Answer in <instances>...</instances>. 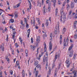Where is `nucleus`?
<instances>
[{"mask_svg": "<svg viewBox=\"0 0 77 77\" xmlns=\"http://www.w3.org/2000/svg\"><path fill=\"white\" fill-rule=\"evenodd\" d=\"M66 40L65 39H64V46H68V41H69L68 37H67V38L66 39V42H65Z\"/></svg>", "mask_w": 77, "mask_h": 77, "instance_id": "obj_1", "label": "nucleus"}, {"mask_svg": "<svg viewBox=\"0 0 77 77\" xmlns=\"http://www.w3.org/2000/svg\"><path fill=\"white\" fill-rule=\"evenodd\" d=\"M70 60L71 59L69 58H67V59L66 60V63L67 64V68H68V67L69 66V65H70V64H71V62L70 61Z\"/></svg>", "mask_w": 77, "mask_h": 77, "instance_id": "obj_2", "label": "nucleus"}, {"mask_svg": "<svg viewBox=\"0 0 77 77\" xmlns=\"http://www.w3.org/2000/svg\"><path fill=\"white\" fill-rule=\"evenodd\" d=\"M41 41L40 37L39 36L36 37V46H38V43H39Z\"/></svg>", "mask_w": 77, "mask_h": 77, "instance_id": "obj_3", "label": "nucleus"}, {"mask_svg": "<svg viewBox=\"0 0 77 77\" xmlns=\"http://www.w3.org/2000/svg\"><path fill=\"white\" fill-rule=\"evenodd\" d=\"M66 3V2H64L63 3V7L61 9V15H62V14H63V9L65 8L64 6H65V4Z\"/></svg>", "mask_w": 77, "mask_h": 77, "instance_id": "obj_4", "label": "nucleus"}, {"mask_svg": "<svg viewBox=\"0 0 77 77\" xmlns=\"http://www.w3.org/2000/svg\"><path fill=\"white\" fill-rule=\"evenodd\" d=\"M45 56H44V58H43V62H46L47 63V64L46 65V68L47 69V66H48V63H47V57H46V58H45Z\"/></svg>", "mask_w": 77, "mask_h": 77, "instance_id": "obj_5", "label": "nucleus"}, {"mask_svg": "<svg viewBox=\"0 0 77 77\" xmlns=\"http://www.w3.org/2000/svg\"><path fill=\"white\" fill-rule=\"evenodd\" d=\"M50 42H49V50L51 51L52 49V45H51V42H52V38L50 39Z\"/></svg>", "mask_w": 77, "mask_h": 77, "instance_id": "obj_6", "label": "nucleus"}, {"mask_svg": "<svg viewBox=\"0 0 77 77\" xmlns=\"http://www.w3.org/2000/svg\"><path fill=\"white\" fill-rule=\"evenodd\" d=\"M45 7H46V5L45 4L44 6L43 7V12L44 14H45L47 12V9L46 8H45Z\"/></svg>", "mask_w": 77, "mask_h": 77, "instance_id": "obj_7", "label": "nucleus"}, {"mask_svg": "<svg viewBox=\"0 0 77 77\" xmlns=\"http://www.w3.org/2000/svg\"><path fill=\"white\" fill-rule=\"evenodd\" d=\"M72 72L73 74H74V76L73 75L72 76V75H70V77H77V71L75 70L73 71Z\"/></svg>", "mask_w": 77, "mask_h": 77, "instance_id": "obj_8", "label": "nucleus"}, {"mask_svg": "<svg viewBox=\"0 0 77 77\" xmlns=\"http://www.w3.org/2000/svg\"><path fill=\"white\" fill-rule=\"evenodd\" d=\"M36 68L35 67L34 69V71L33 72V73H35V77H37V76H38V70L36 71ZM35 71H36L35 72Z\"/></svg>", "mask_w": 77, "mask_h": 77, "instance_id": "obj_9", "label": "nucleus"}, {"mask_svg": "<svg viewBox=\"0 0 77 77\" xmlns=\"http://www.w3.org/2000/svg\"><path fill=\"white\" fill-rule=\"evenodd\" d=\"M72 17L73 18H77V14L75 13H73L72 14Z\"/></svg>", "mask_w": 77, "mask_h": 77, "instance_id": "obj_10", "label": "nucleus"}, {"mask_svg": "<svg viewBox=\"0 0 77 77\" xmlns=\"http://www.w3.org/2000/svg\"><path fill=\"white\" fill-rule=\"evenodd\" d=\"M30 47H31V50H32V51H34V50H35L36 46H34V45L33 46L32 45H31Z\"/></svg>", "mask_w": 77, "mask_h": 77, "instance_id": "obj_11", "label": "nucleus"}, {"mask_svg": "<svg viewBox=\"0 0 77 77\" xmlns=\"http://www.w3.org/2000/svg\"><path fill=\"white\" fill-rule=\"evenodd\" d=\"M14 14L15 15L14 18H17V17H18V12H15Z\"/></svg>", "mask_w": 77, "mask_h": 77, "instance_id": "obj_12", "label": "nucleus"}, {"mask_svg": "<svg viewBox=\"0 0 77 77\" xmlns=\"http://www.w3.org/2000/svg\"><path fill=\"white\" fill-rule=\"evenodd\" d=\"M52 2H53V4L54 7H55V6H56V0H51Z\"/></svg>", "mask_w": 77, "mask_h": 77, "instance_id": "obj_13", "label": "nucleus"}, {"mask_svg": "<svg viewBox=\"0 0 77 77\" xmlns=\"http://www.w3.org/2000/svg\"><path fill=\"white\" fill-rule=\"evenodd\" d=\"M0 50H2L3 51H4V47L2 45L0 46Z\"/></svg>", "mask_w": 77, "mask_h": 77, "instance_id": "obj_14", "label": "nucleus"}, {"mask_svg": "<svg viewBox=\"0 0 77 77\" xmlns=\"http://www.w3.org/2000/svg\"><path fill=\"white\" fill-rule=\"evenodd\" d=\"M57 26H56L55 27V32L54 33L55 34H57Z\"/></svg>", "mask_w": 77, "mask_h": 77, "instance_id": "obj_15", "label": "nucleus"}, {"mask_svg": "<svg viewBox=\"0 0 77 77\" xmlns=\"http://www.w3.org/2000/svg\"><path fill=\"white\" fill-rule=\"evenodd\" d=\"M20 65V64L19 63V61H17L16 63V65H15V67H17V66H18Z\"/></svg>", "mask_w": 77, "mask_h": 77, "instance_id": "obj_16", "label": "nucleus"}, {"mask_svg": "<svg viewBox=\"0 0 77 77\" xmlns=\"http://www.w3.org/2000/svg\"><path fill=\"white\" fill-rule=\"evenodd\" d=\"M41 56H42V55L40 54L39 55V57H36L37 59L38 60H40V59H41Z\"/></svg>", "mask_w": 77, "mask_h": 77, "instance_id": "obj_17", "label": "nucleus"}, {"mask_svg": "<svg viewBox=\"0 0 77 77\" xmlns=\"http://www.w3.org/2000/svg\"><path fill=\"white\" fill-rule=\"evenodd\" d=\"M28 1L30 4L29 5V8L30 9H31L32 8V5H31V3L30 2V1L29 0H28Z\"/></svg>", "mask_w": 77, "mask_h": 77, "instance_id": "obj_18", "label": "nucleus"}, {"mask_svg": "<svg viewBox=\"0 0 77 77\" xmlns=\"http://www.w3.org/2000/svg\"><path fill=\"white\" fill-rule=\"evenodd\" d=\"M73 54V51H71L70 52V54H69V57H72V54Z\"/></svg>", "mask_w": 77, "mask_h": 77, "instance_id": "obj_19", "label": "nucleus"}, {"mask_svg": "<svg viewBox=\"0 0 77 77\" xmlns=\"http://www.w3.org/2000/svg\"><path fill=\"white\" fill-rule=\"evenodd\" d=\"M74 3L72 2H71V8H72V9L74 8Z\"/></svg>", "mask_w": 77, "mask_h": 77, "instance_id": "obj_20", "label": "nucleus"}, {"mask_svg": "<svg viewBox=\"0 0 77 77\" xmlns=\"http://www.w3.org/2000/svg\"><path fill=\"white\" fill-rule=\"evenodd\" d=\"M58 12V9L57 8H56L55 10V16L57 17V12Z\"/></svg>", "mask_w": 77, "mask_h": 77, "instance_id": "obj_21", "label": "nucleus"}, {"mask_svg": "<svg viewBox=\"0 0 77 77\" xmlns=\"http://www.w3.org/2000/svg\"><path fill=\"white\" fill-rule=\"evenodd\" d=\"M62 35H61L60 37V44H62Z\"/></svg>", "mask_w": 77, "mask_h": 77, "instance_id": "obj_22", "label": "nucleus"}, {"mask_svg": "<svg viewBox=\"0 0 77 77\" xmlns=\"http://www.w3.org/2000/svg\"><path fill=\"white\" fill-rule=\"evenodd\" d=\"M37 64H38V61L36 60L34 62V65L36 66Z\"/></svg>", "mask_w": 77, "mask_h": 77, "instance_id": "obj_23", "label": "nucleus"}, {"mask_svg": "<svg viewBox=\"0 0 77 77\" xmlns=\"http://www.w3.org/2000/svg\"><path fill=\"white\" fill-rule=\"evenodd\" d=\"M72 47H73V45H71V46L69 48V50L70 51V50L72 49Z\"/></svg>", "mask_w": 77, "mask_h": 77, "instance_id": "obj_24", "label": "nucleus"}, {"mask_svg": "<svg viewBox=\"0 0 77 77\" xmlns=\"http://www.w3.org/2000/svg\"><path fill=\"white\" fill-rule=\"evenodd\" d=\"M44 51L45 52L47 51V45L45 44Z\"/></svg>", "mask_w": 77, "mask_h": 77, "instance_id": "obj_25", "label": "nucleus"}, {"mask_svg": "<svg viewBox=\"0 0 77 77\" xmlns=\"http://www.w3.org/2000/svg\"><path fill=\"white\" fill-rule=\"evenodd\" d=\"M37 67V68H39L40 70H41V66L39 64H38L36 66V68Z\"/></svg>", "mask_w": 77, "mask_h": 77, "instance_id": "obj_26", "label": "nucleus"}, {"mask_svg": "<svg viewBox=\"0 0 77 77\" xmlns=\"http://www.w3.org/2000/svg\"><path fill=\"white\" fill-rule=\"evenodd\" d=\"M15 33H16L15 31H14V32H13V39H14V38H15Z\"/></svg>", "mask_w": 77, "mask_h": 77, "instance_id": "obj_27", "label": "nucleus"}, {"mask_svg": "<svg viewBox=\"0 0 77 77\" xmlns=\"http://www.w3.org/2000/svg\"><path fill=\"white\" fill-rule=\"evenodd\" d=\"M19 39L20 40V42L21 44H22L23 43V39L21 38L20 37Z\"/></svg>", "mask_w": 77, "mask_h": 77, "instance_id": "obj_28", "label": "nucleus"}, {"mask_svg": "<svg viewBox=\"0 0 77 77\" xmlns=\"http://www.w3.org/2000/svg\"><path fill=\"white\" fill-rule=\"evenodd\" d=\"M55 63H53L52 64V69H53L54 68V67H55Z\"/></svg>", "mask_w": 77, "mask_h": 77, "instance_id": "obj_29", "label": "nucleus"}, {"mask_svg": "<svg viewBox=\"0 0 77 77\" xmlns=\"http://www.w3.org/2000/svg\"><path fill=\"white\" fill-rule=\"evenodd\" d=\"M37 6H39V7H41V3H40V2H38Z\"/></svg>", "mask_w": 77, "mask_h": 77, "instance_id": "obj_30", "label": "nucleus"}, {"mask_svg": "<svg viewBox=\"0 0 77 77\" xmlns=\"http://www.w3.org/2000/svg\"><path fill=\"white\" fill-rule=\"evenodd\" d=\"M65 31H66V28H64L63 30V34H64L65 33Z\"/></svg>", "mask_w": 77, "mask_h": 77, "instance_id": "obj_31", "label": "nucleus"}, {"mask_svg": "<svg viewBox=\"0 0 77 77\" xmlns=\"http://www.w3.org/2000/svg\"><path fill=\"white\" fill-rule=\"evenodd\" d=\"M48 69L49 70V73H51V67H50V66H48Z\"/></svg>", "mask_w": 77, "mask_h": 77, "instance_id": "obj_32", "label": "nucleus"}, {"mask_svg": "<svg viewBox=\"0 0 77 77\" xmlns=\"http://www.w3.org/2000/svg\"><path fill=\"white\" fill-rule=\"evenodd\" d=\"M20 5V4H19L16 5L15 6H14V7H15V8H18L19 6Z\"/></svg>", "mask_w": 77, "mask_h": 77, "instance_id": "obj_33", "label": "nucleus"}, {"mask_svg": "<svg viewBox=\"0 0 77 77\" xmlns=\"http://www.w3.org/2000/svg\"><path fill=\"white\" fill-rule=\"evenodd\" d=\"M2 23H3V24H5V23H6V22H5V19H2Z\"/></svg>", "mask_w": 77, "mask_h": 77, "instance_id": "obj_34", "label": "nucleus"}, {"mask_svg": "<svg viewBox=\"0 0 77 77\" xmlns=\"http://www.w3.org/2000/svg\"><path fill=\"white\" fill-rule=\"evenodd\" d=\"M38 24H40L41 23V21H40V20H39V18H38Z\"/></svg>", "mask_w": 77, "mask_h": 77, "instance_id": "obj_35", "label": "nucleus"}, {"mask_svg": "<svg viewBox=\"0 0 77 77\" xmlns=\"http://www.w3.org/2000/svg\"><path fill=\"white\" fill-rule=\"evenodd\" d=\"M57 57H58L57 54H56L55 56V59H57Z\"/></svg>", "mask_w": 77, "mask_h": 77, "instance_id": "obj_36", "label": "nucleus"}, {"mask_svg": "<svg viewBox=\"0 0 77 77\" xmlns=\"http://www.w3.org/2000/svg\"><path fill=\"white\" fill-rule=\"evenodd\" d=\"M24 75H25L24 70H23L22 71V75L24 77Z\"/></svg>", "mask_w": 77, "mask_h": 77, "instance_id": "obj_37", "label": "nucleus"}, {"mask_svg": "<svg viewBox=\"0 0 77 77\" xmlns=\"http://www.w3.org/2000/svg\"><path fill=\"white\" fill-rule=\"evenodd\" d=\"M69 4H68L67 5V10H69Z\"/></svg>", "mask_w": 77, "mask_h": 77, "instance_id": "obj_38", "label": "nucleus"}, {"mask_svg": "<svg viewBox=\"0 0 77 77\" xmlns=\"http://www.w3.org/2000/svg\"><path fill=\"white\" fill-rule=\"evenodd\" d=\"M10 73L11 75H12L13 74V71L12 70H10Z\"/></svg>", "mask_w": 77, "mask_h": 77, "instance_id": "obj_39", "label": "nucleus"}, {"mask_svg": "<svg viewBox=\"0 0 77 77\" xmlns=\"http://www.w3.org/2000/svg\"><path fill=\"white\" fill-rule=\"evenodd\" d=\"M24 22L25 23H27V18H24Z\"/></svg>", "mask_w": 77, "mask_h": 77, "instance_id": "obj_40", "label": "nucleus"}, {"mask_svg": "<svg viewBox=\"0 0 77 77\" xmlns=\"http://www.w3.org/2000/svg\"><path fill=\"white\" fill-rule=\"evenodd\" d=\"M63 21H65V20H66V17H65V16H64V17H63Z\"/></svg>", "mask_w": 77, "mask_h": 77, "instance_id": "obj_41", "label": "nucleus"}, {"mask_svg": "<svg viewBox=\"0 0 77 77\" xmlns=\"http://www.w3.org/2000/svg\"><path fill=\"white\" fill-rule=\"evenodd\" d=\"M75 39H77V34H75V36L74 37Z\"/></svg>", "mask_w": 77, "mask_h": 77, "instance_id": "obj_42", "label": "nucleus"}, {"mask_svg": "<svg viewBox=\"0 0 77 77\" xmlns=\"http://www.w3.org/2000/svg\"><path fill=\"white\" fill-rule=\"evenodd\" d=\"M48 12H50V10H51V7H48Z\"/></svg>", "mask_w": 77, "mask_h": 77, "instance_id": "obj_43", "label": "nucleus"}, {"mask_svg": "<svg viewBox=\"0 0 77 77\" xmlns=\"http://www.w3.org/2000/svg\"><path fill=\"white\" fill-rule=\"evenodd\" d=\"M2 71L1 70H0V77H2Z\"/></svg>", "mask_w": 77, "mask_h": 77, "instance_id": "obj_44", "label": "nucleus"}, {"mask_svg": "<svg viewBox=\"0 0 77 77\" xmlns=\"http://www.w3.org/2000/svg\"><path fill=\"white\" fill-rule=\"evenodd\" d=\"M10 21H11V23H14V20L13 19H11V20Z\"/></svg>", "mask_w": 77, "mask_h": 77, "instance_id": "obj_45", "label": "nucleus"}, {"mask_svg": "<svg viewBox=\"0 0 77 77\" xmlns=\"http://www.w3.org/2000/svg\"><path fill=\"white\" fill-rule=\"evenodd\" d=\"M31 43H33V38H31Z\"/></svg>", "mask_w": 77, "mask_h": 77, "instance_id": "obj_46", "label": "nucleus"}, {"mask_svg": "<svg viewBox=\"0 0 77 77\" xmlns=\"http://www.w3.org/2000/svg\"><path fill=\"white\" fill-rule=\"evenodd\" d=\"M67 74L68 75H71L72 74V73L70 72H68Z\"/></svg>", "mask_w": 77, "mask_h": 77, "instance_id": "obj_47", "label": "nucleus"}, {"mask_svg": "<svg viewBox=\"0 0 77 77\" xmlns=\"http://www.w3.org/2000/svg\"><path fill=\"white\" fill-rule=\"evenodd\" d=\"M46 26H48V22L47 21V22L46 23Z\"/></svg>", "mask_w": 77, "mask_h": 77, "instance_id": "obj_48", "label": "nucleus"}, {"mask_svg": "<svg viewBox=\"0 0 77 77\" xmlns=\"http://www.w3.org/2000/svg\"><path fill=\"white\" fill-rule=\"evenodd\" d=\"M51 3H49L48 4V7H51Z\"/></svg>", "mask_w": 77, "mask_h": 77, "instance_id": "obj_49", "label": "nucleus"}, {"mask_svg": "<svg viewBox=\"0 0 77 77\" xmlns=\"http://www.w3.org/2000/svg\"><path fill=\"white\" fill-rule=\"evenodd\" d=\"M71 13H72V11L70 10V12H69V15H70L71 14Z\"/></svg>", "mask_w": 77, "mask_h": 77, "instance_id": "obj_50", "label": "nucleus"}, {"mask_svg": "<svg viewBox=\"0 0 77 77\" xmlns=\"http://www.w3.org/2000/svg\"><path fill=\"white\" fill-rule=\"evenodd\" d=\"M25 53L26 54H28V50L27 49H26L25 51Z\"/></svg>", "mask_w": 77, "mask_h": 77, "instance_id": "obj_51", "label": "nucleus"}, {"mask_svg": "<svg viewBox=\"0 0 77 77\" xmlns=\"http://www.w3.org/2000/svg\"><path fill=\"white\" fill-rule=\"evenodd\" d=\"M26 27L27 28V27H29V24H27V23H26Z\"/></svg>", "mask_w": 77, "mask_h": 77, "instance_id": "obj_52", "label": "nucleus"}, {"mask_svg": "<svg viewBox=\"0 0 77 77\" xmlns=\"http://www.w3.org/2000/svg\"><path fill=\"white\" fill-rule=\"evenodd\" d=\"M76 57V55L74 54L73 56V58L74 59H75Z\"/></svg>", "mask_w": 77, "mask_h": 77, "instance_id": "obj_53", "label": "nucleus"}, {"mask_svg": "<svg viewBox=\"0 0 77 77\" xmlns=\"http://www.w3.org/2000/svg\"><path fill=\"white\" fill-rule=\"evenodd\" d=\"M42 5H44V0H42Z\"/></svg>", "mask_w": 77, "mask_h": 77, "instance_id": "obj_54", "label": "nucleus"}, {"mask_svg": "<svg viewBox=\"0 0 77 77\" xmlns=\"http://www.w3.org/2000/svg\"><path fill=\"white\" fill-rule=\"evenodd\" d=\"M57 68H55V72L56 73H57Z\"/></svg>", "mask_w": 77, "mask_h": 77, "instance_id": "obj_55", "label": "nucleus"}, {"mask_svg": "<svg viewBox=\"0 0 77 77\" xmlns=\"http://www.w3.org/2000/svg\"><path fill=\"white\" fill-rule=\"evenodd\" d=\"M50 2V0H48L46 1V3L47 4H48V3Z\"/></svg>", "mask_w": 77, "mask_h": 77, "instance_id": "obj_56", "label": "nucleus"}, {"mask_svg": "<svg viewBox=\"0 0 77 77\" xmlns=\"http://www.w3.org/2000/svg\"><path fill=\"white\" fill-rule=\"evenodd\" d=\"M58 0V4L59 5H60V0Z\"/></svg>", "mask_w": 77, "mask_h": 77, "instance_id": "obj_57", "label": "nucleus"}, {"mask_svg": "<svg viewBox=\"0 0 77 77\" xmlns=\"http://www.w3.org/2000/svg\"><path fill=\"white\" fill-rule=\"evenodd\" d=\"M56 75H57V73L55 72V74L54 75V77H57V76Z\"/></svg>", "mask_w": 77, "mask_h": 77, "instance_id": "obj_58", "label": "nucleus"}, {"mask_svg": "<svg viewBox=\"0 0 77 77\" xmlns=\"http://www.w3.org/2000/svg\"><path fill=\"white\" fill-rule=\"evenodd\" d=\"M6 36H7L6 40H7V41H8V35H7Z\"/></svg>", "mask_w": 77, "mask_h": 77, "instance_id": "obj_59", "label": "nucleus"}, {"mask_svg": "<svg viewBox=\"0 0 77 77\" xmlns=\"http://www.w3.org/2000/svg\"><path fill=\"white\" fill-rule=\"evenodd\" d=\"M50 36L51 38H52L53 37V35H52V33H51L50 35Z\"/></svg>", "mask_w": 77, "mask_h": 77, "instance_id": "obj_60", "label": "nucleus"}, {"mask_svg": "<svg viewBox=\"0 0 77 77\" xmlns=\"http://www.w3.org/2000/svg\"><path fill=\"white\" fill-rule=\"evenodd\" d=\"M77 23V21H75L74 22V24L75 25V24H76V23Z\"/></svg>", "mask_w": 77, "mask_h": 77, "instance_id": "obj_61", "label": "nucleus"}, {"mask_svg": "<svg viewBox=\"0 0 77 77\" xmlns=\"http://www.w3.org/2000/svg\"><path fill=\"white\" fill-rule=\"evenodd\" d=\"M35 28L36 29H38V26H37V25H35Z\"/></svg>", "mask_w": 77, "mask_h": 77, "instance_id": "obj_62", "label": "nucleus"}, {"mask_svg": "<svg viewBox=\"0 0 77 77\" xmlns=\"http://www.w3.org/2000/svg\"><path fill=\"white\" fill-rule=\"evenodd\" d=\"M60 64L58 66V69H59V68H60Z\"/></svg>", "mask_w": 77, "mask_h": 77, "instance_id": "obj_63", "label": "nucleus"}, {"mask_svg": "<svg viewBox=\"0 0 77 77\" xmlns=\"http://www.w3.org/2000/svg\"><path fill=\"white\" fill-rule=\"evenodd\" d=\"M27 32L28 33H30V29H29L27 30Z\"/></svg>", "mask_w": 77, "mask_h": 77, "instance_id": "obj_64", "label": "nucleus"}]
</instances>
